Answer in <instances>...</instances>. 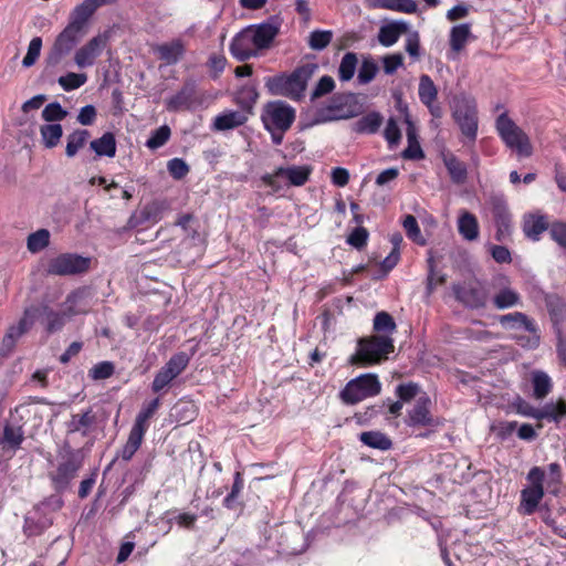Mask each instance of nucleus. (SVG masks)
Here are the masks:
<instances>
[{"label":"nucleus","instance_id":"obj_1","mask_svg":"<svg viewBox=\"0 0 566 566\" xmlns=\"http://www.w3.org/2000/svg\"><path fill=\"white\" fill-rule=\"evenodd\" d=\"M395 349L394 340L386 335H374L358 339L357 352L349 358L352 365L369 366L380 363Z\"/></svg>","mask_w":566,"mask_h":566},{"label":"nucleus","instance_id":"obj_2","mask_svg":"<svg viewBox=\"0 0 566 566\" xmlns=\"http://www.w3.org/2000/svg\"><path fill=\"white\" fill-rule=\"evenodd\" d=\"M83 460L84 457L81 450H74L71 447L63 449L56 469L49 473L53 489L57 493H63L70 488L71 482L83 467Z\"/></svg>","mask_w":566,"mask_h":566},{"label":"nucleus","instance_id":"obj_3","mask_svg":"<svg viewBox=\"0 0 566 566\" xmlns=\"http://www.w3.org/2000/svg\"><path fill=\"white\" fill-rule=\"evenodd\" d=\"M496 130L505 145L520 157L527 158L533 153L530 138L505 113L496 118Z\"/></svg>","mask_w":566,"mask_h":566},{"label":"nucleus","instance_id":"obj_4","mask_svg":"<svg viewBox=\"0 0 566 566\" xmlns=\"http://www.w3.org/2000/svg\"><path fill=\"white\" fill-rule=\"evenodd\" d=\"M88 294L86 289H77L70 293L65 303L69 304L66 312H56L50 306H43V315L45 322V331L48 334H53L63 328L66 323V316H74L77 314L86 313L85 308L76 307Z\"/></svg>","mask_w":566,"mask_h":566},{"label":"nucleus","instance_id":"obj_5","mask_svg":"<svg viewBox=\"0 0 566 566\" xmlns=\"http://www.w3.org/2000/svg\"><path fill=\"white\" fill-rule=\"evenodd\" d=\"M295 118V108L284 101H270L262 107L261 120L265 129L289 130Z\"/></svg>","mask_w":566,"mask_h":566},{"label":"nucleus","instance_id":"obj_6","mask_svg":"<svg viewBox=\"0 0 566 566\" xmlns=\"http://www.w3.org/2000/svg\"><path fill=\"white\" fill-rule=\"evenodd\" d=\"M380 390L378 377L374 374H365L349 380L340 391V398L347 405H355L378 395Z\"/></svg>","mask_w":566,"mask_h":566},{"label":"nucleus","instance_id":"obj_7","mask_svg":"<svg viewBox=\"0 0 566 566\" xmlns=\"http://www.w3.org/2000/svg\"><path fill=\"white\" fill-rule=\"evenodd\" d=\"M530 485L521 491L518 512L532 515L544 496L545 471L539 467L532 468L526 476Z\"/></svg>","mask_w":566,"mask_h":566},{"label":"nucleus","instance_id":"obj_8","mask_svg":"<svg viewBox=\"0 0 566 566\" xmlns=\"http://www.w3.org/2000/svg\"><path fill=\"white\" fill-rule=\"evenodd\" d=\"M452 291L457 301L470 310L484 308L490 301V283L474 281L463 285L453 284Z\"/></svg>","mask_w":566,"mask_h":566},{"label":"nucleus","instance_id":"obj_9","mask_svg":"<svg viewBox=\"0 0 566 566\" xmlns=\"http://www.w3.org/2000/svg\"><path fill=\"white\" fill-rule=\"evenodd\" d=\"M91 259L76 253H61L52 258L46 266L49 275L70 276L88 271Z\"/></svg>","mask_w":566,"mask_h":566},{"label":"nucleus","instance_id":"obj_10","mask_svg":"<svg viewBox=\"0 0 566 566\" xmlns=\"http://www.w3.org/2000/svg\"><path fill=\"white\" fill-rule=\"evenodd\" d=\"M83 33L65 27L55 38L45 57L46 66H56L67 56L81 42Z\"/></svg>","mask_w":566,"mask_h":566},{"label":"nucleus","instance_id":"obj_11","mask_svg":"<svg viewBox=\"0 0 566 566\" xmlns=\"http://www.w3.org/2000/svg\"><path fill=\"white\" fill-rule=\"evenodd\" d=\"M490 289L493 295L490 300L496 310L503 311L522 304L520 293L511 286L506 275H496L490 281Z\"/></svg>","mask_w":566,"mask_h":566},{"label":"nucleus","instance_id":"obj_12","mask_svg":"<svg viewBox=\"0 0 566 566\" xmlns=\"http://www.w3.org/2000/svg\"><path fill=\"white\" fill-rule=\"evenodd\" d=\"M488 205L496 227L494 238L499 242H504L510 239L512 233V216L507 202L503 196L492 195Z\"/></svg>","mask_w":566,"mask_h":566},{"label":"nucleus","instance_id":"obj_13","mask_svg":"<svg viewBox=\"0 0 566 566\" xmlns=\"http://www.w3.org/2000/svg\"><path fill=\"white\" fill-rule=\"evenodd\" d=\"M453 117L462 134L475 140L478 133V112L474 102L467 98L458 99L454 105Z\"/></svg>","mask_w":566,"mask_h":566},{"label":"nucleus","instance_id":"obj_14","mask_svg":"<svg viewBox=\"0 0 566 566\" xmlns=\"http://www.w3.org/2000/svg\"><path fill=\"white\" fill-rule=\"evenodd\" d=\"M109 41V32L105 31L93 36L87 43L81 46L74 55L75 64L81 67L94 65L95 60L102 54Z\"/></svg>","mask_w":566,"mask_h":566},{"label":"nucleus","instance_id":"obj_15","mask_svg":"<svg viewBox=\"0 0 566 566\" xmlns=\"http://www.w3.org/2000/svg\"><path fill=\"white\" fill-rule=\"evenodd\" d=\"M318 70L316 63H306L297 66L291 74L287 75L289 86L292 92V99L298 101L304 96L307 82L312 78Z\"/></svg>","mask_w":566,"mask_h":566},{"label":"nucleus","instance_id":"obj_16","mask_svg":"<svg viewBox=\"0 0 566 566\" xmlns=\"http://www.w3.org/2000/svg\"><path fill=\"white\" fill-rule=\"evenodd\" d=\"M196 101V83L192 80H188L175 95L165 101V104L168 112H180L184 109H190Z\"/></svg>","mask_w":566,"mask_h":566},{"label":"nucleus","instance_id":"obj_17","mask_svg":"<svg viewBox=\"0 0 566 566\" xmlns=\"http://www.w3.org/2000/svg\"><path fill=\"white\" fill-rule=\"evenodd\" d=\"M430 405L431 401L429 397H419L412 409L408 411V416L405 420L406 424L410 427L434 426L436 421L430 412Z\"/></svg>","mask_w":566,"mask_h":566},{"label":"nucleus","instance_id":"obj_18","mask_svg":"<svg viewBox=\"0 0 566 566\" xmlns=\"http://www.w3.org/2000/svg\"><path fill=\"white\" fill-rule=\"evenodd\" d=\"M258 48L251 36V28L234 36L230 44V52L238 61H247L258 55Z\"/></svg>","mask_w":566,"mask_h":566},{"label":"nucleus","instance_id":"obj_19","mask_svg":"<svg viewBox=\"0 0 566 566\" xmlns=\"http://www.w3.org/2000/svg\"><path fill=\"white\" fill-rule=\"evenodd\" d=\"M500 325L505 329H524L533 335L534 344L538 343L537 327L533 319L522 312H513L499 317Z\"/></svg>","mask_w":566,"mask_h":566},{"label":"nucleus","instance_id":"obj_20","mask_svg":"<svg viewBox=\"0 0 566 566\" xmlns=\"http://www.w3.org/2000/svg\"><path fill=\"white\" fill-rule=\"evenodd\" d=\"M97 8L93 0H84L73 9L66 25L85 35L87 22Z\"/></svg>","mask_w":566,"mask_h":566},{"label":"nucleus","instance_id":"obj_21","mask_svg":"<svg viewBox=\"0 0 566 566\" xmlns=\"http://www.w3.org/2000/svg\"><path fill=\"white\" fill-rule=\"evenodd\" d=\"M349 96L346 94H335L326 106L317 109L315 123H325L347 117L343 114V109Z\"/></svg>","mask_w":566,"mask_h":566},{"label":"nucleus","instance_id":"obj_22","mask_svg":"<svg viewBox=\"0 0 566 566\" xmlns=\"http://www.w3.org/2000/svg\"><path fill=\"white\" fill-rule=\"evenodd\" d=\"M24 441V431L21 426L6 423L0 437V446L3 451L15 452Z\"/></svg>","mask_w":566,"mask_h":566},{"label":"nucleus","instance_id":"obj_23","mask_svg":"<svg viewBox=\"0 0 566 566\" xmlns=\"http://www.w3.org/2000/svg\"><path fill=\"white\" fill-rule=\"evenodd\" d=\"M95 422L96 415L92 408H88L82 413L72 415L71 419L66 422V430L67 433L80 432L83 437H86Z\"/></svg>","mask_w":566,"mask_h":566},{"label":"nucleus","instance_id":"obj_24","mask_svg":"<svg viewBox=\"0 0 566 566\" xmlns=\"http://www.w3.org/2000/svg\"><path fill=\"white\" fill-rule=\"evenodd\" d=\"M90 149L96 157L113 158L116 155V138L111 132L104 133L101 137L91 140Z\"/></svg>","mask_w":566,"mask_h":566},{"label":"nucleus","instance_id":"obj_25","mask_svg":"<svg viewBox=\"0 0 566 566\" xmlns=\"http://www.w3.org/2000/svg\"><path fill=\"white\" fill-rule=\"evenodd\" d=\"M408 24L403 21L391 22L382 25L378 32V41L381 45L388 48L394 45L401 34L407 33Z\"/></svg>","mask_w":566,"mask_h":566},{"label":"nucleus","instance_id":"obj_26","mask_svg":"<svg viewBox=\"0 0 566 566\" xmlns=\"http://www.w3.org/2000/svg\"><path fill=\"white\" fill-rule=\"evenodd\" d=\"M277 33L279 25L270 22L261 23L255 29L251 28V36L259 50L269 48Z\"/></svg>","mask_w":566,"mask_h":566},{"label":"nucleus","instance_id":"obj_27","mask_svg":"<svg viewBox=\"0 0 566 566\" xmlns=\"http://www.w3.org/2000/svg\"><path fill=\"white\" fill-rule=\"evenodd\" d=\"M443 164L449 172L450 179L455 185H463L468 179L467 165L453 154L443 155Z\"/></svg>","mask_w":566,"mask_h":566},{"label":"nucleus","instance_id":"obj_28","mask_svg":"<svg viewBox=\"0 0 566 566\" xmlns=\"http://www.w3.org/2000/svg\"><path fill=\"white\" fill-rule=\"evenodd\" d=\"M248 120V116L242 112L230 111L218 115L213 122V128L216 130H228L233 129L243 125Z\"/></svg>","mask_w":566,"mask_h":566},{"label":"nucleus","instance_id":"obj_29","mask_svg":"<svg viewBox=\"0 0 566 566\" xmlns=\"http://www.w3.org/2000/svg\"><path fill=\"white\" fill-rule=\"evenodd\" d=\"M407 140H408V147L402 151V157L405 159H422L424 157V154L420 147V144L417 138V130L413 125V123L407 117Z\"/></svg>","mask_w":566,"mask_h":566},{"label":"nucleus","instance_id":"obj_30","mask_svg":"<svg viewBox=\"0 0 566 566\" xmlns=\"http://www.w3.org/2000/svg\"><path fill=\"white\" fill-rule=\"evenodd\" d=\"M91 133L84 128H77L66 136L65 155L73 158L86 145Z\"/></svg>","mask_w":566,"mask_h":566},{"label":"nucleus","instance_id":"obj_31","mask_svg":"<svg viewBox=\"0 0 566 566\" xmlns=\"http://www.w3.org/2000/svg\"><path fill=\"white\" fill-rule=\"evenodd\" d=\"M459 233L468 241H474L479 238V222L476 217L464 211L458 220Z\"/></svg>","mask_w":566,"mask_h":566},{"label":"nucleus","instance_id":"obj_32","mask_svg":"<svg viewBox=\"0 0 566 566\" xmlns=\"http://www.w3.org/2000/svg\"><path fill=\"white\" fill-rule=\"evenodd\" d=\"M259 98V93L255 85L247 84L243 85L235 93V103L240 108L247 113H251L254 104Z\"/></svg>","mask_w":566,"mask_h":566},{"label":"nucleus","instance_id":"obj_33","mask_svg":"<svg viewBox=\"0 0 566 566\" xmlns=\"http://www.w3.org/2000/svg\"><path fill=\"white\" fill-rule=\"evenodd\" d=\"M51 525L50 518L39 513L29 514L24 518L23 532L28 537L42 534Z\"/></svg>","mask_w":566,"mask_h":566},{"label":"nucleus","instance_id":"obj_34","mask_svg":"<svg viewBox=\"0 0 566 566\" xmlns=\"http://www.w3.org/2000/svg\"><path fill=\"white\" fill-rule=\"evenodd\" d=\"M311 169L305 166L279 167L276 175L286 177L292 186H303L310 178Z\"/></svg>","mask_w":566,"mask_h":566},{"label":"nucleus","instance_id":"obj_35","mask_svg":"<svg viewBox=\"0 0 566 566\" xmlns=\"http://www.w3.org/2000/svg\"><path fill=\"white\" fill-rule=\"evenodd\" d=\"M265 87L274 96H284L292 99V92L289 86L287 74L269 76L265 78Z\"/></svg>","mask_w":566,"mask_h":566},{"label":"nucleus","instance_id":"obj_36","mask_svg":"<svg viewBox=\"0 0 566 566\" xmlns=\"http://www.w3.org/2000/svg\"><path fill=\"white\" fill-rule=\"evenodd\" d=\"M382 119L378 112H370L355 123L354 130L359 134H375L381 126Z\"/></svg>","mask_w":566,"mask_h":566},{"label":"nucleus","instance_id":"obj_37","mask_svg":"<svg viewBox=\"0 0 566 566\" xmlns=\"http://www.w3.org/2000/svg\"><path fill=\"white\" fill-rule=\"evenodd\" d=\"M157 52L160 60L165 61L167 64H175L182 56L185 46L180 40H175L171 43L159 45Z\"/></svg>","mask_w":566,"mask_h":566},{"label":"nucleus","instance_id":"obj_38","mask_svg":"<svg viewBox=\"0 0 566 566\" xmlns=\"http://www.w3.org/2000/svg\"><path fill=\"white\" fill-rule=\"evenodd\" d=\"M40 134L43 146L52 149L60 144L63 136V128L59 123L45 124L40 127Z\"/></svg>","mask_w":566,"mask_h":566},{"label":"nucleus","instance_id":"obj_39","mask_svg":"<svg viewBox=\"0 0 566 566\" xmlns=\"http://www.w3.org/2000/svg\"><path fill=\"white\" fill-rule=\"evenodd\" d=\"M547 228L548 224L544 217L530 216L525 218L523 222L524 234L533 241H537L539 239L541 233L546 231Z\"/></svg>","mask_w":566,"mask_h":566},{"label":"nucleus","instance_id":"obj_40","mask_svg":"<svg viewBox=\"0 0 566 566\" xmlns=\"http://www.w3.org/2000/svg\"><path fill=\"white\" fill-rule=\"evenodd\" d=\"M360 441L374 449L381 451L389 450L392 447L391 440L380 431H366L360 433Z\"/></svg>","mask_w":566,"mask_h":566},{"label":"nucleus","instance_id":"obj_41","mask_svg":"<svg viewBox=\"0 0 566 566\" xmlns=\"http://www.w3.org/2000/svg\"><path fill=\"white\" fill-rule=\"evenodd\" d=\"M566 417V401L558 400L556 403L549 402L539 408L538 420L546 419L548 421L559 422Z\"/></svg>","mask_w":566,"mask_h":566},{"label":"nucleus","instance_id":"obj_42","mask_svg":"<svg viewBox=\"0 0 566 566\" xmlns=\"http://www.w3.org/2000/svg\"><path fill=\"white\" fill-rule=\"evenodd\" d=\"M470 34L471 31L469 23H462L453 27L450 32L451 49L455 52L461 51L464 48Z\"/></svg>","mask_w":566,"mask_h":566},{"label":"nucleus","instance_id":"obj_43","mask_svg":"<svg viewBox=\"0 0 566 566\" xmlns=\"http://www.w3.org/2000/svg\"><path fill=\"white\" fill-rule=\"evenodd\" d=\"M357 54L354 52H347L342 57L339 67H338V77L342 82H348L353 78L356 69H357Z\"/></svg>","mask_w":566,"mask_h":566},{"label":"nucleus","instance_id":"obj_44","mask_svg":"<svg viewBox=\"0 0 566 566\" xmlns=\"http://www.w3.org/2000/svg\"><path fill=\"white\" fill-rule=\"evenodd\" d=\"M144 434L145 433H143L139 428L130 429L127 442L120 451V457L123 460L129 461L134 457L143 442Z\"/></svg>","mask_w":566,"mask_h":566},{"label":"nucleus","instance_id":"obj_45","mask_svg":"<svg viewBox=\"0 0 566 566\" xmlns=\"http://www.w3.org/2000/svg\"><path fill=\"white\" fill-rule=\"evenodd\" d=\"M419 98L423 104H432L437 98V87L429 75H421L419 82Z\"/></svg>","mask_w":566,"mask_h":566},{"label":"nucleus","instance_id":"obj_46","mask_svg":"<svg viewBox=\"0 0 566 566\" xmlns=\"http://www.w3.org/2000/svg\"><path fill=\"white\" fill-rule=\"evenodd\" d=\"M379 67L377 63L370 57L365 56L361 61V65L358 70L357 81L359 84L365 85L370 83L376 74L378 73Z\"/></svg>","mask_w":566,"mask_h":566},{"label":"nucleus","instance_id":"obj_47","mask_svg":"<svg viewBox=\"0 0 566 566\" xmlns=\"http://www.w3.org/2000/svg\"><path fill=\"white\" fill-rule=\"evenodd\" d=\"M159 403V398H155L144 407L137 415L133 429L139 428L145 433L148 427L147 422L156 413Z\"/></svg>","mask_w":566,"mask_h":566},{"label":"nucleus","instance_id":"obj_48","mask_svg":"<svg viewBox=\"0 0 566 566\" xmlns=\"http://www.w3.org/2000/svg\"><path fill=\"white\" fill-rule=\"evenodd\" d=\"M532 381L535 398L543 399L549 394L552 382L547 374L544 371H535L533 373Z\"/></svg>","mask_w":566,"mask_h":566},{"label":"nucleus","instance_id":"obj_49","mask_svg":"<svg viewBox=\"0 0 566 566\" xmlns=\"http://www.w3.org/2000/svg\"><path fill=\"white\" fill-rule=\"evenodd\" d=\"M50 243V232L46 229H40L28 237L27 247L32 253H36Z\"/></svg>","mask_w":566,"mask_h":566},{"label":"nucleus","instance_id":"obj_50","mask_svg":"<svg viewBox=\"0 0 566 566\" xmlns=\"http://www.w3.org/2000/svg\"><path fill=\"white\" fill-rule=\"evenodd\" d=\"M22 336H23L22 332H20L15 325H11L2 338L1 347H0V355L8 356L9 354H11L15 347L17 342Z\"/></svg>","mask_w":566,"mask_h":566},{"label":"nucleus","instance_id":"obj_51","mask_svg":"<svg viewBox=\"0 0 566 566\" xmlns=\"http://www.w3.org/2000/svg\"><path fill=\"white\" fill-rule=\"evenodd\" d=\"M546 489L549 493L556 495L559 490V484L562 482V469L560 465L556 462L551 463L548 465V473H545Z\"/></svg>","mask_w":566,"mask_h":566},{"label":"nucleus","instance_id":"obj_52","mask_svg":"<svg viewBox=\"0 0 566 566\" xmlns=\"http://www.w3.org/2000/svg\"><path fill=\"white\" fill-rule=\"evenodd\" d=\"M171 130L168 125H163L159 128L151 132L149 138L146 142V146L149 149H158L164 146L170 138Z\"/></svg>","mask_w":566,"mask_h":566},{"label":"nucleus","instance_id":"obj_53","mask_svg":"<svg viewBox=\"0 0 566 566\" xmlns=\"http://www.w3.org/2000/svg\"><path fill=\"white\" fill-rule=\"evenodd\" d=\"M87 81V75L85 73H73L70 72L66 75L60 76L57 82L62 86V88L66 92L76 90L84 85Z\"/></svg>","mask_w":566,"mask_h":566},{"label":"nucleus","instance_id":"obj_54","mask_svg":"<svg viewBox=\"0 0 566 566\" xmlns=\"http://www.w3.org/2000/svg\"><path fill=\"white\" fill-rule=\"evenodd\" d=\"M67 114V111H65L59 102H52L43 108L41 115L45 122L54 124L55 122L63 120Z\"/></svg>","mask_w":566,"mask_h":566},{"label":"nucleus","instance_id":"obj_55","mask_svg":"<svg viewBox=\"0 0 566 566\" xmlns=\"http://www.w3.org/2000/svg\"><path fill=\"white\" fill-rule=\"evenodd\" d=\"M332 39V31L315 30L310 34L308 45L313 50L322 51L331 43Z\"/></svg>","mask_w":566,"mask_h":566},{"label":"nucleus","instance_id":"obj_56","mask_svg":"<svg viewBox=\"0 0 566 566\" xmlns=\"http://www.w3.org/2000/svg\"><path fill=\"white\" fill-rule=\"evenodd\" d=\"M189 357L186 353L180 352L170 357V359L165 364V368H167L172 376H179L188 366Z\"/></svg>","mask_w":566,"mask_h":566},{"label":"nucleus","instance_id":"obj_57","mask_svg":"<svg viewBox=\"0 0 566 566\" xmlns=\"http://www.w3.org/2000/svg\"><path fill=\"white\" fill-rule=\"evenodd\" d=\"M40 310L36 306H29L24 308L22 317L17 324V328L25 335L34 325Z\"/></svg>","mask_w":566,"mask_h":566},{"label":"nucleus","instance_id":"obj_58","mask_svg":"<svg viewBox=\"0 0 566 566\" xmlns=\"http://www.w3.org/2000/svg\"><path fill=\"white\" fill-rule=\"evenodd\" d=\"M381 7L403 13H415L418 9L415 0H382Z\"/></svg>","mask_w":566,"mask_h":566},{"label":"nucleus","instance_id":"obj_59","mask_svg":"<svg viewBox=\"0 0 566 566\" xmlns=\"http://www.w3.org/2000/svg\"><path fill=\"white\" fill-rule=\"evenodd\" d=\"M396 323L387 312H379L374 318V329L378 333H392L396 329Z\"/></svg>","mask_w":566,"mask_h":566},{"label":"nucleus","instance_id":"obj_60","mask_svg":"<svg viewBox=\"0 0 566 566\" xmlns=\"http://www.w3.org/2000/svg\"><path fill=\"white\" fill-rule=\"evenodd\" d=\"M402 226L409 239L419 244H424V240L421 238V231L418 221L412 214L405 217Z\"/></svg>","mask_w":566,"mask_h":566},{"label":"nucleus","instance_id":"obj_61","mask_svg":"<svg viewBox=\"0 0 566 566\" xmlns=\"http://www.w3.org/2000/svg\"><path fill=\"white\" fill-rule=\"evenodd\" d=\"M41 49H42V39L40 36L33 38L29 43L28 52H27L25 56L23 57L22 65L24 67H30V66L34 65V63L36 62V60L40 56Z\"/></svg>","mask_w":566,"mask_h":566},{"label":"nucleus","instance_id":"obj_62","mask_svg":"<svg viewBox=\"0 0 566 566\" xmlns=\"http://www.w3.org/2000/svg\"><path fill=\"white\" fill-rule=\"evenodd\" d=\"M166 209V203L163 201H153L146 205L143 210V219L147 221L157 222L161 219V213Z\"/></svg>","mask_w":566,"mask_h":566},{"label":"nucleus","instance_id":"obj_63","mask_svg":"<svg viewBox=\"0 0 566 566\" xmlns=\"http://www.w3.org/2000/svg\"><path fill=\"white\" fill-rule=\"evenodd\" d=\"M115 367L111 361H101L90 369V377L94 380L107 379L114 374Z\"/></svg>","mask_w":566,"mask_h":566},{"label":"nucleus","instance_id":"obj_64","mask_svg":"<svg viewBox=\"0 0 566 566\" xmlns=\"http://www.w3.org/2000/svg\"><path fill=\"white\" fill-rule=\"evenodd\" d=\"M167 170L176 179H182L189 172V166L181 158H172L167 163Z\"/></svg>","mask_w":566,"mask_h":566}]
</instances>
